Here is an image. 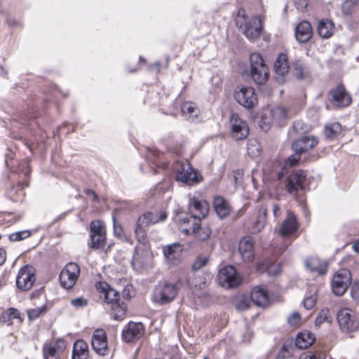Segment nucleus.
Segmentation results:
<instances>
[{
  "label": "nucleus",
  "instance_id": "obj_1",
  "mask_svg": "<svg viewBox=\"0 0 359 359\" xmlns=\"http://www.w3.org/2000/svg\"><path fill=\"white\" fill-rule=\"evenodd\" d=\"M97 288L106 302L111 304V316L117 320H123L126 316V306L123 302H120L119 292L107 283H100Z\"/></svg>",
  "mask_w": 359,
  "mask_h": 359
},
{
  "label": "nucleus",
  "instance_id": "obj_2",
  "mask_svg": "<svg viewBox=\"0 0 359 359\" xmlns=\"http://www.w3.org/2000/svg\"><path fill=\"white\" fill-rule=\"evenodd\" d=\"M250 76L257 85H263L268 81L269 72L262 57L258 53H252L250 57Z\"/></svg>",
  "mask_w": 359,
  "mask_h": 359
},
{
  "label": "nucleus",
  "instance_id": "obj_3",
  "mask_svg": "<svg viewBox=\"0 0 359 359\" xmlns=\"http://www.w3.org/2000/svg\"><path fill=\"white\" fill-rule=\"evenodd\" d=\"M178 288L175 284L165 283L156 286L154 294V301L159 304H166L171 302L176 297Z\"/></svg>",
  "mask_w": 359,
  "mask_h": 359
},
{
  "label": "nucleus",
  "instance_id": "obj_4",
  "mask_svg": "<svg viewBox=\"0 0 359 359\" xmlns=\"http://www.w3.org/2000/svg\"><path fill=\"white\" fill-rule=\"evenodd\" d=\"M340 328L344 332L359 330V318L351 310L344 308L339 311L337 316Z\"/></svg>",
  "mask_w": 359,
  "mask_h": 359
},
{
  "label": "nucleus",
  "instance_id": "obj_5",
  "mask_svg": "<svg viewBox=\"0 0 359 359\" xmlns=\"http://www.w3.org/2000/svg\"><path fill=\"white\" fill-rule=\"evenodd\" d=\"M80 274V268L74 262L68 263L60 274V283L62 287L72 289L76 284Z\"/></svg>",
  "mask_w": 359,
  "mask_h": 359
},
{
  "label": "nucleus",
  "instance_id": "obj_6",
  "mask_svg": "<svg viewBox=\"0 0 359 359\" xmlns=\"http://www.w3.org/2000/svg\"><path fill=\"white\" fill-rule=\"evenodd\" d=\"M176 180L187 185L191 186L201 182L202 176L192 168L189 163L186 162L182 163L180 168H178Z\"/></svg>",
  "mask_w": 359,
  "mask_h": 359
},
{
  "label": "nucleus",
  "instance_id": "obj_7",
  "mask_svg": "<svg viewBox=\"0 0 359 359\" xmlns=\"http://www.w3.org/2000/svg\"><path fill=\"white\" fill-rule=\"evenodd\" d=\"M219 284L224 287L231 288L239 285L241 280L237 275L236 270L233 266H226L221 269L217 274Z\"/></svg>",
  "mask_w": 359,
  "mask_h": 359
},
{
  "label": "nucleus",
  "instance_id": "obj_8",
  "mask_svg": "<svg viewBox=\"0 0 359 359\" xmlns=\"http://www.w3.org/2000/svg\"><path fill=\"white\" fill-rule=\"evenodd\" d=\"M351 273L346 269L339 270L332 280L333 292L338 296L342 295L351 284Z\"/></svg>",
  "mask_w": 359,
  "mask_h": 359
},
{
  "label": "nucleus",
  "instance_id": "obj_9",
  "mask_svg": "<svg viewBox=\"0 0 359 359\" xmlns=\"http://www.w3.org/2000/svg\"><path fill=\"white\" fill-rule=\"evenodd\" d=\"M90 247L100 248L106 241V227L100 220L93 221L90 224Z\"/></svg>",
  "mask_w": 359,
  "mask_h": 359
},
{
  "label": "nucleus",
  "instance_id": "obj_10",
  "mask_svg": "<svg viewBox=\"0 0 359 359\" xmlns=\"http://www.w3.org/2000/svg\"><path fill=\"white\" fill-rule=\"evenodd\" d=\"M65 341L62 338L46 341L42 348L43 358L60 359V353L65 350Z\"/></svg>",
  "mask_w": 359,
  "mask_h": 359
},
{
  "label": "nucleus",
  "instance_id": "obj_11",
  "mask_svg": "<svg viewBox=\"0 0 359 359\" xmlns=\"http://www.w3.org/2000/svg\"><path fill=\"white\" fill-rule=\"evenodd\" d=\"M236 100L243 107L252 109L257 102L255 89L252 87H241L234 93Z\"/></svg>",
  "mask_w": 359,
  "mask_h": 359
},
{
  "label": "nucleus",
  "instance_id": "obj_12",
  "mask_svg": "<svg viewBox=\"0 0 359 359\" xmlns=\"http://www.w3.org/2000/svg\"><path fill=\"white\" fill-rule=\"evenodd\" d=\"M35 280L34 269L27 265L20 270L16 279V285L19 289L27 291L32 288Z\"/></svg>",
  "mask_w": 359,
  "mask_h": 359
},
{
  "label": "nucleus",
  "instance_id": "obj_13",
  "mask_svg": "<svg viewBox=\"0 0 359 359\" xmlns=\"http://www.w3.org/2000/svg\"><path fill=\"white\" fill-rule=\"evenodd\" d=\"M230 124L231 135L234 140H244L249 135V128L247 123L241 119L238 114H232Z\"/></svg>",
  "mask_w": 359,
  "mask_h": 359
},
{
  "label": "nucleus",
  "instance_id": "obj_14",
  "mask_svg": "<svg viewBox=\"0 0 359 359\" xmlns=\"http://www.w3.org/2000/svg\"><path fill=\"white\" fill-rule=\"evenodd\" d=\"M306 174L302 170H298L290 174L286 180L285 187L292 195H296L299 190L304 189Z\"/></svg>",
  "mask_w": 359,
  "mask_h": 359
},
{
  "label": "nucleus",
  "instance_id": "obj_15",
  "mask_svg": "<svg viewBox=\"0 0 359 359\" xmlns=\"http://www.w3.org/2000/svg\"><path fill=\"white\" fill-rule=\"evenodd\" d=\"M274 69L276 81L280 84L284 83L287 81L289 70L288 58L285 53L279 54L274 63Z\"/></svg>",
  "mask_w": 359,
  "mask_h": 359
},
{
  "label": "nucleus",
  "instance_id": "obj_16",
  "mask_svg": "<svg viewBox=\"0 0 359 359\" xmlns=\"http://www.w3.org/2000/svg\"><path fill=\"white\" fill-rule=\"evenodd\" d=\"M331 102L339 107H345L351 102V99L343 86H338L329 92Z\"/></svg>",
  "mask_w": 359,
  "mask_h": 359
},
{
  "label": "nucleus",
  "instance_id": "obj_17",
  "mask_svg": "<svg viewBox=\"0 0 359 359\" xmlns=\"http://www.w3.org/2000/svg\"><path fill=\"white\" fill-rule=\"evenodd\" d=\"M189 210L193 217L197 219L199 222L201 218L208 215L209 205L205 201L191 198L189 200Z\"/></svg>",
  "mask_w": 359,
  "mask_h": 359
},
{
  "label": "nucleus",
  "instance_id": "obj_18",
  "mask_svg": "<svg viewBox=\"0 0 359 359\" xmlns=\"http://www.w3.org/2000/svg\"><path fill=\"white\" fill-rule=\"evenodd\" d=\"M262 28V17L256 16L250 20L249 25H245V30L242 31V32L248 39L255 40L260 36Z\"/></svg>",
  "mask_w": 359,
  "mask_h": 359
},
{
  "label": "nucleus",
  "instance_id": "obj_19",
  "mask_svg": "<svg viewBox=\"0 0 359 359\" xmlns=\"http://www.w3.org/2000/svg\"><path fill=\"white\" fill-rule=\"evenodd\" d=\"M183 245L179 243H172L163 249V255L169 263L177 264L180 262Z\"/></svg>",
  "mask_w": 359,
  "mask_h": 359
},
{
  "label": "nucleus",
  "instance_id": "obj_20",
  "mask_svg": "<svg viewBox=\"0 0 359 359\" xmlns=\"http://www.w3.org/2000/svg\"><path fill=\"white\" fill-rule=\"evenodd\" d=\"M175 219L180 224L181 231L185 234H190L191 232H194L196 226L198 225V220L193 217V215L191 217H184L182 212L177 214Z\"/></svg>",
  "mask_w": 359,
  "mask_h": 359
},
{
  "label": "nucleus",
  "instance_id": "obj_21",
  "mask_svg": "<svg viewBox=\"0 0 359 359\" xmlns=\"http://www.w3.org/2000/svg\"><path fill=\"white\" fill-rule=\"evenodd\" d=\"M317 143L318 141L314 137L303 136L293 142L292 149L297 154H302L313 148Z\"/></svg>",
  "mask_w": 359,
  "mask_h": 359
},
{
  "label": "nucleus",
  "instance_id": "obj_22",
  "mask_svg": "<svg viewBox=\"0 0 359 359\" xmlns=\"http://www.w3.org/2000/svg\"><path fill=\"white\" fill-rule=\"evenodd\" d=\"M254 241L251 237H244L239 243L238 250L245 262H250L254 257Z\"/></svg>",
  "mask_w": 359,
  "mask_h": 359
},
{
  "label": "nucleus",
  "instance_id": "obj_23",
  "mask_svg": "<svg viewBox=\"0 0 359 359\" xmlns=\"http://www.w3.org/2000/svg\"><path fill=\"white\" fill-rule=\"evenodd\" d=\"M313 36V29L311 24L307 21L301 22L295 28V37L300 43H306Z\"/></svg>",
  "mask_w": 359,
  "mask_h": 359
},
{
  "label": "nucleus",
  "instance_id": "obj_24",
  "mask_svg": "<svg viewBox=\"0 0 359 359\" xmlns=\"http://www.w3.org/2000/svg\"><path fill=\"white\" fill-rule=\"evenodd\" d=\"M298 225L295 215L290 212H287L286 219L283 221L280 229V233L285 236L294 233Z\"/></svg>",
  "mask_w": 359,
  "mask_h": 359
},
{
  "label": "nucleus",
  "instance_id": "obj_25",
  "mask_svg": "<svg viewBox=\"0 0 359 359\" xmlns=\"http://www.w3.org/2000/svg\"><path fill=\"white\" fill-rule=\"evenodd\" d=\"M252 301L259 306H266L269 302V297L266 290L261 287H255L251 293Z\"/></svg>",
  "mask_w": 359,
  "mask_h": 359
},
{
  "label": "nucleus",
  "instance_id": "obj_26",
  "mask_svg": "<svg viewBox=\"0 0 359 359\" xmlns=\"http://www.w3.org/2000/svg\"><path fill=\"white\" fill-rule=\"evenodd\" d=\"M317 32L321 38L329 39L334 33V24L331 20H322L318 22Z\"/></svg>",
  "mask_w": 359,
  "mask_h": 359
},
{
  "label": "nucleus",
  "instance_id": "obj_27",
  "mask_svg": "<svg viewBox=\"0 0 359 359\" xmlns=\"http://www.w3.org/2000/svg\"><path fill=\"white\" fill-rule=\"evenodd\" d=\"M269 115L271 119V123L282 125L287 118V111L283 107H275L270 109Z\"/></svg>",
  "mask_w": 359,
  "mask_h": 359
},
{
  "label": "nucleus",
  "instance_id": "obj_28",
  "mask_svg": "<svg viewBox=\"0 0 359 359\" xmlns=\"http://www.w3.org/2000/svg\"><path fill=\"white\" fill-rule=\"evenodd\" d=\"M144 325L142 323L130 322L122 331V337H143Z\"/></svg>",
  "mask_w": 359,
  "mask_h": 359
},
{
  "label": "nucleus",
  "instance_id": "obj_29",
  "mask_svg": "<svg viewBox=\"0 0 359 359\" xmlns=\"http://www.w3.org/2000/svg\"><path fill=\"white\" fill-rule=\"evenodd\" d=\"M167 217V214L165 211L160 212H148L144 213L139 219L143 220L142 222L147 226L149 224H156L158 222L164 221Z\"/></svg>",
  "mask_w": 359,
  "mask_h": 359
},
{
  "label": "nucleus",
  "instance_id": "obj_30",
  "mask_svg": "<svg viewBox=\"0 0 359 359\" xmlns=\"http://www.w3.org/2000/svg\"><path fill=\"white\" fill-rule=\"evenodd\" d=\"M214 208L216 213L220 218L226 217L230 212L228 203L222 196L215 197L214 200Z\"/></svg>",
  "mask_w": 359,
  "mask_h": 359
},
{
  "label": "nucleus",
  "instance_id": "obj_31",
  "mask_svg": "<svg viewBox=\"0 0 359 359\" xmlns=\"http://www.w3.org/2000/svg\"><path fill=\"white\" fill-rule=\"evenodd\" d=\"M307 269L311 271L317 272L320 275H323L327 272V265L316 257H312L305 262Z\"/></svg>",
  "mask_w": 359,
  "mask_h": 359
},
{
  "label": "nucleus",
  "instance_id": "obj_32",
  "mask_svg": "<svg viewBox=\"0 0 359 359\" xmlns=\"http://www.w3.org/2000/svg\"><path fill=\"white\" fill-rule=\"evenodd\" d=\"M182 112L191 121H195L200 114V109L195 103L186 102L181 107Z\"/></svg>",
  "mask_w": 359,
  "mask_h": 359
},
{
  "label": "nucleus",
  "instance_id": "obj_33",
  "mask_svg": "<svg viewBox=\"0 0 359 359\" xmlns=\"http://www.w3.org/2000/svg\"><path fill=\"white\" fill-rule=\"evenodd\" d=\"M91 345L97 354L106 355L108 353L107 338H91Z\"/></svg>",
  "mask_w": 359,
  "mask_h": 359
},
{
  "label": "nucleus",
  "instance_id": "obj_34",
  "mask_svg": "<svg viewBox=\"0 0 359 359\" xmlns=\"http://www.w3.org/2000/svg\"><path fill=\"white\" fill-rule=\"evenodd\" d=\"M293 339V338H290ZM294 351L292 340H287L280 347L275 359H287L291 358Z\"/></svg>",
  "mask_w": 359,
  "mask_h": 359
},
{
  "label": "nucleus",
  "instance_id": "obj_35",
  "mask_svg": "<svg viewBox=\"0 0 359 359\" xmlns=\"http://www.w3.org/2000/svg\"><path fill=\"white\" fill-rule=\"evenodd\" d=\"M332 322V316L330 313V311L327 308H323L318 313L316 321H315V327H320L322 324L327 323V325H330Z\"/></svg>",
  "mask_w": 359,
  "mask_h": 359
},
{
  "label": "nucleus",
  "instance_id": "obj_36",
  "mask_svg": "<svg viewBox=\"0 0 359 359\" xmlns=\"http://www.w3.org/2000/svg\"><path fill=\"white\" fill-rule=\"evenodd\" d=\"M72 355H89L88 343L82 339H78L73 345Z\"/></svg>",
  "mask_w": 359,
  "mask_h": 359
},
{
  "label": "nucleus",
  "instance_id": "obj_37",
  "mask_svg": "<svg viewBox=\"0 0 359 359\" xmlns=\"http://www.w3.org/2000/svg\"><path fill=\"white\" fill-rule=\"evenodd\" d=\"M266 215L267 208L266 207L262 206L259 209V214L257 217V219L252 226L253 233H258L264 227L266 223Z\"/></svg>",
  "mask_w": 359,
  "mask_h": 359
},
{
  "label": "nucleus",
  "instance_id": "obj_38",
  "mask_svg": "<svg viewBox=\"0 0 359 359\" xmlns=\"http://www.w3.org/2000/svg\"><path fill=\"white\" fill-rule=\"evenodd\" d=\"M341 131V125L339 123L335 122L326 125L324 133L326 138L333 140L340 134Z\"/></svg>",
  "mask_w": 359,
  "mask_h": 359
},
{
  "label": "nucleus",
  "instance_id": "obj_39",
  "mask_svg": "<svg viewBox=\"0 0 359 359\" xmlns=\"http://www.w3.org/2000/svg\"><path fill=\"white\" fill-rule=\"evenodd\" d=\"M292 75L298 80H304L309 76V72L299 61L292 64Z\"/></svg>",
  "mask_w": 359,
  "mask_h": 359
},
{
  "label": "nucleus",
  "instance_id": "obj_40",
  "mask_svg": "<svg viewBox=\"0 0 359 359\" xmlns=\"http://www.w3.org/2000/svg\"><path fill=\"white\" fill-rule=\"evenodd\" d=\"M142 219H139L137 222L136 227H135V235L137 241L141 243H145L147 241V234L145 228L147 226L146 224H144Z\"/></svg>",
  "mask_w": 359,
  "mask_h": 359
},
{
  "label": "nucleus",
  "instance_id": "obj_41",
  "mask_svg": "<svg viewBox=\"0 0 359 359\" xmlns=\"http://www.w3.org/2000/svg\"><path fill=\"white\" fill-rule=\"evenodd\" d=\"M13 319H19L20 322L22 320L20 312L15 308H10L7 309L0 316L1 321L4 323L10 321Z\"/></svg>",
  "mask_w": 359,
  "mask_h": 359
},
{
  "label": "nucleus",
  "instance_id": "obj_42",
  "mask_svg": "<svg viewBox=\"0 0 359 359\" xmlns=\"http://www.w3.org/2000/svg\"><path fill=\"white\" fill-rule=\"evenodd\" d=\"M316 338H294V348L303 350L310 347L316 342Z\"/></svg>",
  "mask_w": 359,
  "mask_h": 359
},
{
  "label": "nucleus",
  "instance_id": "obj_43",
  "mask_svg": "<svg viewBox=\"0 0 359 359\" xmlns=\"http://www.w3.org/2000/svg\"><path fill=\"white\" fill-rule=\"evenodd\" d=\"M200 222H198V225L196 228V231L194 232L196 233V237L198 240L201 241H206L211 235V230L209 226H205L203 227H200Z\"/></svg>",
  "mask_w": 359,
  "mask_h": 359
},
{
  "label": "nucleus",
  "instance_id": "obj_44",
  "mask_svg": "<svg viewBox=\"0 0 359 359\" xmlns=\"http://www.w3.org/2000/svg\"><path fill=\"white\" fill-rule=\"evenodd\" d=\"M47 307L46 305H43L41 306L29 309L27 311L28 318L30 320H34L37 318H39L43 313L46 312Z\"/></svg>",
  "mask_w": 359,
  "mask_h": 359
},
{
  "label": "nucleus",
  "instance_id": "obj_45",
  "mask_svg": "<svg viewBox=\"0 0 359 359\" xmlns=\"http://www.w3.org/2000/svg\"><path fill=\"white\" fill-rule=\"evenodd\" d=\"M234 306L237 311H243L249 308L250 303L247 297H239L235 299Z\"/></svg>",
  "mask_w": 359,
  "mask_h": 359
},
{
  "label": "nucleus",
  "instance_id": "obj_46",
  "mask_svg": "<svg viewBox=\"0 0 359 359\" xmlns=\"http://www.w3.org/2000/svg\"><path fill=\"white\" fill-rule=\"evenodd\" d=\"M30 236V231L24 230L10 234L8 238L11 241H20L29 238Z\"/></svg>",
  "mask_w": 359,
  "mask_h": 359
},
{
  "label": "nucleus",
  "instance_id": "obj_47",
  "mask_svg": "<svg viewBox=\"0 0 359 359\" xmlns=\"http://www.w3.org/2000/svg\"><path fill=\"white\" fill-rule=\"evenodd\" d=\"M330 348H325L321 351H317L315 353H312L305 356H302L300 359H325L326 358V352L329 351Z\"/></svg>",
  "mask_w": 359,
  "mask_h": 359
},
{
  "label": "nucleus",
  "instance_id": "obj_48",
  "mask_svg": "<svg viewBox=\"0 0 359 359\" xmlns=\"http://www.w3.org/2000/svg\"><path fill=\"white\" fill-rule=\"evenodd\" d=\"M243 13H244L243 11H239L238 13V16L236 18V26L242 31L245 30V25H249L250 23V21L246 20Z\"/></svg>",
  "mask_w": 359,
  "mask_h": 359
},
{
  "label": "nucleus",
  "instance_id": "obj_49",
  "mask_svg": "<svg viewBox=\"0 0 359 359\" xmlns=\"http://www.w3.org/2000/svg\"><path fill=\"white\" fill-rule=\"evenodd\" d=\"M266 272L271 276H277L280 272V265L278 263H271L266 266Z\"/></svg>",
  "mask_w": 359,
  "mask_h": 359
},
{
  "label": "nucleus",
  "instance_id": "obj_50",
  "mask_svg": "<svg viewBox=\"0 0 359 359\" xmlns=\"http://www.w3.org/2000/svg\"><path fill=\"white\" fill-rule=\"evenodd\" d=\"M301 315L298 312H293L287 318V323L291 326L298 325L301 322Z\"/></svg>",
  "mask_w": 359,
  "mask_h": 359
},
{
  "label": "nucleus",
  "instance_id": "obj_51",
  "mask_svg": "<svg viewBox=\"0 0 359 359\" xmlns=\"http://www.w3.org/2000/svg\"><path fill=\"white\" fill-rule=\"evenodd\" d=\"M71 304L74 307H85L88 304V300L83 297H78L71 300Z\"/></svg>",
  "mask_w": 359,
  "mask_h": 359
},
{
  "label": "nucleus",
  "instance_id": "obj_52",
  "mask_svg": "<svg viewBox=\"0 0 359 359\" xmlns=\"http://www.w3.org/2000/svg\"><path fill=\"white\" fill-rule=\"evenodd\" d=\"M316 303V297L315 295H311L304 299V306L306 309H311Z\"/></svg>",
  "mask_w": 359,
  "mask_h": 359
},
{
  "label": "nucleus",
  "instance_id": "obj_53",
  "mask_svg": "<svg viewBox=\"0 0 359 359\" xmlns=\"http://www.w3.org/2000/svg\"><path fill=\"white\" fill-rule=\"evenodd\" d=\"M113 220L114 235L121 239L123 238L124 233L121 225L116 222L115 217H113Z\"/></svg>",
  "mask_w": 359,
  "mask_h": 359
},
{
  "label": "nucleus",
  "instance_id": "obj_54",
  "mask_svg": "<svg viewBox=\"0 0 359 359\" xmlns=\"http://www.w3.org/2000/svg\"><path fill=\"white\" fill-rule=\"evenodd\" d=\"M207 262L208 259L205 257H203L196 260L192 265L193 270L200 269L206 264Z\"/></svg>",
  "mask_w": 359,
  "mask_h": 359
},
{
  "label": "nucleus",
  "instance_id": "obj_55",
  "mask_svg": "<svg viewBox=\"0 0 359 359\" xmlns=\"http://www.w3.org/2000/svg\"><path fill=\"white\" fill-rule=\"evenodd\" d=\"M301 154H297V152H294L293 155H291L286 162L287 164H289L290 165H295L298 163L299 160V156Z\"/></svg>",
  "mask_w": 359,
  "mask_h": 359
},
{
  "label": "nucleus",
  "instance_id": "obj_56",
  "mask_svg": "<svg viewBox=\"0 0 359 359\" xmlns=\"http://www.w3.org/2000/svg\"><path fill=\"white\" fill-rule=\"evenodd\" d=\"M133 285H127L122 291L123 298L128 299L131 297V292L133 291Z\"/></svg>",
  "mask_w": 359,
  "mask_h": 359
},
{
  "label": "nucleus",
  "instance_id": "obj_57",
  "mask_svg": "<svg viewBox=\"0 0 359 359\" xmlns=\"http://www.w3.org/2000/svg\"><path fill=\"white\" fill-rule=\"evenodd\" d=\"M132 265L134 268L141 267L142 263L140 262V257L137 254L135 255L132 260Z\"/></svg>",
  "mask_w": 359,
  "mask_h": 359
},
{
  "label": "nucleus",
  "instance_id": "obj_58",
  "mask_svg": "<svg viewBox=\"0 0 359 359\" xmlns=\"http://www.w3.org/2000/svg\"><path fill=\"white\" fill-rule=\"evenodd\" d=\"M106 332L102 329H96L94 330L92 337H107Z\"/></svg>",
  "mask_w": 359,
  "mask_h": 359
},
{
  "label": "nucleus",
  "instance_id": "obj_59",
  "mask_svg": "<svg viewBox=\"0 0 359 359\" xmlns=\"http://www.w3.org/2000/svg\"><path fill=\"white\" fill-rule=\"evenodd\" d=\"M6 260V252L4 248H0V266L3 265Z\"/></svg>",
  "mask_w": 359,
  "mask_h": 359
},
{
  "label": "nucleus",
  "instance_id": "obj_60",
  "mask_svg": "<svg viewBox=\"0 0 359 359\" xmlns=\"http://www.w3.org/2000/svg\"><path fill=\"white\" fill-rule=\"evenodd\" d=\"M273 212L275 217H278L280 214V208L277 205H273Z\"/></svg>",
  "mask_w": 359,
  "mask_h": 359
},
{
  "label": "nucleus",
  "instance_id": "obj_61",
  "mask_svg": "<svg viewBox=\"0 0 359 359\" xmlns=\"http://www.w3.org/2000/svg\"><path fill=\"white\" fill-rule=\"evenodd\" d=\"M72 359H91L90 355H72Z\"/></svg>",
  "mask_w": 359,
  "mask_h": 359
},
{
  "label": "nucleus",
  "instance_id": "obj_62",
  "mask_svg": "<svg viewBox=\"0 0 359 359\" xmlns=\"http://www.w3.org/2000/svg\"><path fill=\"white\" fill-rule=\"evenodd\" d=\"M86 193L87 195L88 196H93V200H97V195L95 194V191H92V190H90V189H88L86 191Z\"/></svg>",
  "mask_w": 359,
  "mask_h": 359
},
{
  "label": "nucleus",
  "instance_id": "obj_63",
  "mask_svg": "<svg viewBox=\"0 0 359 359\" xmlns=\"http://www.w3.org/2000/svg\"><path fill=\"white\" fill-rule=\"evenodd\" d=\"M262 121H263V125H261V128H262L264 130H265V131L268 130H269V123H269V122H268L267 123H265V122H264V119L262 120Z\"/></svg>",
  "mask_w": 359,
  "mask_h": 359
},
{
  "label": "nucleus",
  "instance_id": "obj_64",
  "mask_svg": "<svg viewBox=\"0 0 359 359\" xmlns=\"http://www.w3.org/2000/svg\"><path fill=\"white\" fill-rule=\"evenodd\" d=\"M353 248L355 252H359V241L353 245Z\"/></svg>",
  "mask_w": 359,
  "mask_h": 359
}]
</instances>
